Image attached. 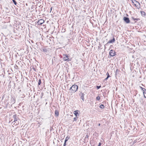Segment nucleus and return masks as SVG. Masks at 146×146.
Here are the masks:
<instances>
[{
  "label": "nucleus",
  "instance_id": "obj_29",
  "mask_svg": "<svg viewBox=\"0 0 146 146\" xmlns=\"http://www.w3.org/2000/svg\"><path fill=\"white\" fill-rule=\"evenodd\" d=\"M15 68L16 69H18V66L17 65H16L15 66Z\"/></svg>",
  "mask_w": 146,
  "mask_h": 146
},
{
  "label": "nucleus",
  "instance_id": "obj_7",
  "mask_svg": "<svg viewBox=\"0 0 146 146\" xmlns=\"http://www.w3.org/2000/svg\"><path fill=\"white\" fill-rule=\"evenodd\" d=\"M44 22V21L42 19H41L39 20L37 23L38 25H41Z\"/></svg>",
  "mask_w": 146,
  "mask_h": 146
},
{
  "label": "nucleus",
  "instance_id": "obj_6",
  "mask_svg": "<svg viewBox=\"0 0 146 146\" xmlns=\"http://www.w3.org/2000/svg\"><path fill=\"white\" fill-rule=\"evenodd\" d=\"M110 55L112 56H113L115 55V52L114 51L111 50H110L109 52Z\"/></svg>",
  "mask_w": 146,
  "mask_h": 146
},
{
  "label": "nucleus",
  "instance_id": "obj_31",
  "mask_svg": "<svg viewBox=\"0 0 146 146\" xmlns=\"http://www.w3.org/2000/svg\"><path fill=\"white\" fill-rule=\"evenodd\" d=\"M101 143H100L99 144V145H98V146H100L101 145Z\"/></svg>",
  "mask_w": 146,
  "mask_h": 146
},
{
  "label": "nucleus",
  "instance_id": "obj_23",
  "mask_svg": "<svg viewBox=\"0 0 146 146\" xmlns=\"http://www.w3.org/2000/svg\"><path fill=\"white\" fill-rule=\"evenodd\" d=\"M67 141V139H65V141H64V146H65L66 145V141Z\"/></svg>",
  "mask_w": 146,
  "mask_h": 146
},
{
  "label": "nucleus",
  "instance_id": "obj_25",
  "mask_svg": "<svg viewBox=\"0 0 146 146\" xmlns=\"http://www.w3.org/2000/svg\"><path fill=\"white\" fill-rule=\"evenodd\" d=\"M96 99L98 100H99L100 99V97L99 96H97Z\"/></svg>",
  "mask_w": 146,
  "mask_h": 146
},
{
  "label": "nucleus",
  "instance_id": "obj_1",
  "mask_svg": "<svg viewBox=\"0 0 146 146\" xmlns=\"http://www.w3.org/2000/svg\"><path fill=\"white\" fill-rule=\"evenodd\" d=\"M78 86L77 85L74 84L70 88V90H71L72 93H74L77 90Z\"/></svg>",
  "mask_w": 146,
  "mask_h": 146
},
{
  "label": "nucleus",
  "instance_id": "obj_30",
  "mask_svg": "<svg viewBox=\"0 0 146 146\" xmlns=\"http://www.w3.org/2000/svg\"><path fill=\"white\" fill-rule=\"evenodd\" d=\"M108 77H107L105 79V80H107V79H108Z\"/></svg>",
  "mask_w": 146,
  "mask_h": 146
},
{
  "label": "nucleus",
  "instance_id": "obj_3",
  "mask_svg": "<svg viewBox=\"0 0 146 146\" xmlns=\"http://www.w3.org/2000/svg\"><path fill=\"white\" fill-rule=\"evenodd\" d=\"M85 94H84V92H80V94H79V96L80 97V98L81 99H82L83 101H84V96Z\"/></svg>",
  "mask_w": 146,
  "mask_h": 146
},
{
  "label": "nucleus",
  "instance_id": "obj_11",
  "mask_svg": "<svg viewBox=\"0 0 146 146\" xmlns=\"http://www.w3.org/2000/svg\"><path fill=\"white\" fill-rule=\"evenodd\" d=\"M132 19L134 20L135 22H136L137 21H139L140 20V19L139 18H135L133 17H131Z\"/></svg>",
  "mask_w": 146,
  "mask_h": 146
},
{
  "label": "nucleus",
  "instance_id": "obj_20",
  "mask_svg": "<svg viewBox=\"0 0 146 146\" xmlns=\"http://www.w3.org/2000/svg\"><path fill=\"white\" fill-rule=\"evenodd\" d=\"M12 1L13 3H14V4L15 5H16L17 4V3L16 2V1L15 0H12Z\"/></svg>",
  "mask_w": 146,
  "mask_h": 146
},
{
  "label": "nucleus",
  "instance_id": "obj_17",
  "mask_svg": "<svg viewBox=\"0 0 146 146\" xmlns=\"http://www.w3.org/2000/svg\"><path fill=\"white\" fill-rule=\"evenodd\" d=\"M43 52H47V49L46 48H44L42 49Z\"/></svg>",
  "mask_w": 146,
  "mask_h": 146
},
{
  "label": "nucleus",
  "instance_id": "obj_12",
  "mask_svg": "<svg viewBox=\"0 0 146 146\" xmlns=\"http://www.w3.org/2000/svg\"><path fill=\"white\" fill-rule=\"evenodd\" d=\"M119 70L118 69H117L116 70V71H115V77H116L117 76V75L119 73Z\"/></svg>",
  "mask_w": 146,
  "mask_h": 146
},
{
  "label": "nucleus",
  "instance_id": "obj_4",
  "mask_svg": "<svg viewBox=\"0 0 146 146\" xmlns=\"http://www.w3.org/2000/svg\"><path fill=\"white\" fill-rule=\"evenodd\" d=\"M13 117L14 119L13 122H16L19 119V118L17 115L15 114L13 116Z\"/></svg>",
  "mask_w": 146,
  "mask_h": 146
},
{
  "label": "nucleus",
  "instance_id": "obj_21",
  "mask_svg": "<svg viewBox=\"0 0 146 146\" xmlns=\"http://www.w3.org/2000/svg\"><path fill=\"white\" fill-rule=\"evenodd\" d=\"M41 83V80L39 79L38 80V86L40 85Z\"/></svg>",
  "mask_w": 146,
  "mask_h": 146
},
{
  "label": "nucleus",
  "instance_id": "obj_18",
  "mask_svg": "<svg viewBox=\"0 0 146 146\" xmlns=\"http://www.w3.org/2000/svg\"><path fill=\"white\" fill-rule=\"evenodd\" d=\"M100 107L102 109H103L104 108V106L103 104H101L100 105Z\"/></svg>",
  "mask_w": 146,
  "mask_h": 146
},
{
  "label": "nucleus",
  "instance_id": "obj_2",
  "mask_svg": "<svg viewBox=\"0 0 146 146\" xmlns=\"http://www.w3.org/2000/svg\"><path fill=\"white\" fill-rule=\"evenodd\" d=\"M132 2L136 7L138 9L140 8L141 5L138 1L135 0H132Z\"/></svg>",
  "mask_w": 146,
  "mask_h": 146
},
{
  "label": "nucleus",
  "instance_id": "obj_32",
  "mask_svg": "<svg viewBox=\"0 0 146 146\" xmlns=\"http://www.w3.org/2000/svg\"><path fill=\"white\" fill-rule=\"evenodd\" d=\"M52 7H51V8H50V12L52 10Z\"/></svg>",
  "mask_w": 146,
  "mask_h": 146
},
{
  "label": "nucleus",
  "instance_id": "obj_8",
  "mask_svg": "<svg viewBox=\"0 0 146 146\" xmlns=\"http://www.w3.org/2000/svg\"><path fill=\"white\" fill-rule=\"evenodd\" d=\"M89 135H88L87 133L85 137V139H84V142L85 143L87 142H88V139Z\"/></svg>",
  "mask_w": 146,
  "mask_h": 146
},
{
  "label": "nucleus",
  "instance_id": "obj_9",
  "mask_svg": "<svg viewBox=\"0 0 146 146\" xmlns=\"http://www.w3.org/2000/svg\"><path fill=\"white\" fill-rule=\"evenodd\" d=\"M78 111H79L78 110H75L74 111V113L76 117H78V116H79V114L78 113Z\"/></svg>",
  "mask_w": 146,
  "mask_h": 146
},
{
  "label": "nucleus",
  "instance_id": "obj_13",
  "mask_svg": "<svg viewBox=\"0 0 146 146\" xmlns=\"http://www.w3.org/2000/svg\"><path fill=\"white\" fill-rule=\"evenodd\" d=\"M143 93L144 95V96L145 98H146V90L143 91Z\"/></svg>",
  "mask_w": 146,
  "mask_h": 146
},
{
  "label": "nucleus",
  "instance_id": "obj_15",
  "mask_svg": "<svg viewBox=\"0 0 146 146\" xmlns=\"http://www.w3.org/2000/svg\"><path fill=\"white\" fill-rule=\"evenodd\" d=\"M55 114L57 116H58L59 115L58 111L56 110L55 111Z\"/></svg>",
  "mask_w": 146,
  "mask_h": 146
},
{
  "label": "nucleus",
  "instance_id": "obj_28",
  "mask_svg": "<svg viewBox=\"0 0 146 146\" xmlns=\"http://www.w3.org/2000/svg\"><path fill=\"white\" fill-rule=\"evenodd\" d=\"M69 137L68 136H67L66 137V138L65 139H67V141L68 140V139L69 138Z\"/></svg>",
  "mask_w": 146,
  "mask_h": 146
},
{
  "label": "nucleus",
  "instance_id": "obj_24",
  "mask_svg": "<svg viewBox=\"0 0 146 146\" xmlns=\"http://www.w3.org/2000/svg\"><path fill=\"white\" fill-rule=\"evenodd\" d=\"M63 56H65V57H66V58H68L69 57V56L67 54H63Z\"/></svg>",
  "mask_w": 146,
  "mask_h": 146
},
{
  "label": "nucleus",
  "instance_id": "obj_22",
  "mask_svg": "<svg viewBox=\"0 0 146 146\" xmlns=\"http://www.w3.org/2000/svg\"><path fill=\"white\" fill-rule=\"evenodd\" d=\"M140 88H141V89L143 91L144 90H145V89L144 88H143V87L140 86Z\"/></svg>",
  "mask_w": 146,
  "mask_h": 146
},
{
  "label": "nucleus",
  "instance_id": "obj_27",
  "mask_svg": "<svg viewBox=\"0 0 146 146\" xmlns=\"http://www.w3.org/2000/svg\"><path fill=\"white\" fill-rule=\"evenodd\" d=\"M106 75H107V77H108V78L110 77V76L109 75L108 73V72L106 74Z\"/></svg>",
  "mask_w": 146,
  "mask_h": 146
},
{
  "label": "nucleus",
  "instance_id": "obj_5",
  "mask_svg": "<svg viewBox=\"0 0 146 146\" xmlns=\"http://www.w3.org/2000/svg\"><path fill=\"white\" fill-rule=\"evenodd\" d=\"M123 20L124 21L127 23H129L130 22V21L129 18L127 17H124Z\"/></svg>",
  "mask_w": 146,
  "mask_h": 146
},
{
  "label": "nucleus",
  "instance_id": "obj_14",
  "mask_svg": "<svg viewBox=\"0 0 146 146\" xmlns=\"http://www.w3.org/2000/svg\"><path fill=\"white\" fill-rule=\"evenodd\" d=\"M66 57H64L63 58L64 60L65 61H69L70 60V59L69 58H66Z\"/></svg>",
  "mask_w": 146,
  "mask_h": 146
},
{
  "label": "nucleus",
  "instance_id": "obj_26",
  "mask_svg": "<svg viewBox=\"0 0 146 146\" xmlns=\"http://www.w3.org/2000/svg\"><path fill=\"white\" fill-rule=\"evenodd\" d=\"M101 87V86H96V88H97V89H99Z\"/></svg>",
  "mask_w": 146,
  "mask_h": 146
},
{
  "label": "nucleus",
  "instance_id": "obj_16",
  "mask_svg": "<svg viewBox=\"0 0 146 146\" xmlns=\"http://www.w3.org/2000/svg\"><path fill=\"white\" fill-rule=\"evenodd\" d=\"M141 14L142 16H145V13L143 11H141Z\"/></svg>",
  "mask_w": 146,
  "mask_h": 146
},
{
  "label": "nucleus",
  "instance_id": "obj_19",
  "mask_svg": "<svg viewBox=\"0 0 146 146\" xmlns=\"http://www.w3.org/2000/svg\"><path fill=\"white\" fill-rule=\"evenodd\" d=\"M78 118V117H74L73 119H74L73 120V121H76L77 120V119Z\"/></svg>",
  "mask_w": 146,
  "mask_h": 146
},
{
  "label": "nucleus",
  "instance_id": "obj_10",
  "mask_svg": "<svg viewBox=\"0 0 146 146\" xmlns=\"http://www.w3.org/2000/svg\"><path fill=\"white\" fill-rule=\"evenodd\" d=\"M115 39L114 37H113V38L109 40L107 44L108 43H113L115 42Z\"/></svg>",
  "mask_w": 146,
  "mask_h": 146
},
{
  "label": "nucleus",
  "instance_id": "obj_33",
  "mask_svg": "<svg viewBox=\"0 0 146 146\" xmlns=\"http://www.w3.org/2000/svg\"><path fill=\"white\" fill-rule=\"evenodd\" d=\"M100 123H99V124H98V126H100Z\"/></svg>",
  "mask_w": 146,
  "mask_h": 146
}]
</instances>
